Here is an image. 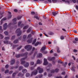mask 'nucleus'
I'll return each instance as SVG.
<instances>
[{"mask_svg":"<svg viewBox=\"0 0 78 78\" xmlns=\"http://www.w3.org/2000/svg\"><path fill=\"white\" fill-rule=\"evenodd\" d=\"M28 55L27 53H26L24 54H16L15 55L16 58H20V57H23L25 56V58H23L20 60L21 64H24L25 63V61H23L27 58V55Z\"/></svg>","mask_w":78,"mask_h":78,"instance_id":"1","label":"nucleus"},{"mask_svg":"<svg viewBox=\"0 0 78 78\" xmlns=\"http://www.w3.org/2000/svg\"><path fill=\"white\" fill-rule=\"evenodd\" d=\"M48 62H47V59L44 58V63L43 64L44 66H47V64H48Z\"/></svg>","mask_w":78,"mask_h":78,"instance_id":"6","label":"nucleus"},{"mask_svg":"<svg viewBox=\"0 0 78 78\" xmlns=\"http://www.w3.org/2000/svg\"><path fill=\"white\" fill-rule=\"evenodd\" d=\"M5 40H9V37H5Z\"/></svg>","mask_w":78,"mask_h":78,"instance_id":"31","label":"nucleus"},{"mask_svg":"<svg viewBox=\"0 0 78 78\" xmlns=\"http://www.w3.org/2000/svg\"><path fill=\"white\" fill-rule=\"evenodd\" d=\"M72 58H73V60H74V61H75L76 58H75V57H74V56H72Z\"/></svg>","mask_w":78,"mask_h":78,"instance_id":"59","label":"nucleus"},{"mask_svg":"<svg viewBox=\"0 0 78 78\" xmlns=\"http://www.w3.org/2000/svg\"><path fill=\"white\" fill-rule=\"evenodd\" d=\"M0 37H1V39H2L4 37L1 34H0Z\"/></svg>","mask_w":78,"mask_h":78,"instance_id":"42","label":"nucleus"},{"mask_svg":"<svg viewBox=\"0 0 78 78\" xmlns=\"http://www.w3.org/2000/svg\"><path fill=\"white\" fill-rule=\"evenodd\" d=\"M42 55L41 53L39 54L37 56V58H42Z\"/></svg>","mask_w":78,"mask_h":78,"instance_id":"21","label":"nucleus"},{"mask_svg":"<svg viewBox=\"0 0 78 78\" xmlns=\"http://www.w3.org/2000/svg\"><path fill=\"white\" fill-rule=\"evenodd\" d=\"M37 66V64H35L34 67H30V70H34V67H36Z\"/></svg>","mask_w":78,"mask_h":78,"instance_id":"18","label":"nucleus"},{"mask_svg":"<svg viewBox=\"0 0 78 78\" xmlns=\"http://www.w3.org/2000/svg\"><path fill=\"white\" fill-rule=\"evenodd\" d=\"M41 45L42 44V43L41 42H37L36 43L34 44V46L35 47H36V46H37L38 45Z\"/></svg>","mask_w":78,"mask_h":78,"instance_id":"9","label":"nucleus"},{"mask_svg":"<svg viewBox=\"0 0 78 78\" xmlns=\"http://www.w3.org/2000/svg\"><path fill=\"white\" fill-rule=\"evenodd\" d=\"M45 49H46V47L45 46L43 47L41 49L40 51L41 52H44V51H45Z\"/></svg>","mask_w":78,"mask_h":78,"instance_id":"8","label":"nucleus"},{"mask_svg":"<svg viewBox=\"0 0 78 78\" xmlns=\"http://www.w3.org/2000/svg\"><path fill=\"white\" fill-rule=\"evenodd\" d=\"M3 20H6V18H4L3 19H2L1 21V25H2L3 23Z\"/></svg>","mask_w":78,"mask_h":78,"instance_id":"17","label":"nucleus"},{"mask_svg":"<svg viewBox=\"0 0 78 78\" xmlns=\"http://www.w3.org/2000/svg\"><path fill=\"white\" fill-rule=\"evenodd\" d=\"M22 69H23V66H20L19 67V70H20H20H22Z\"/></svg>","mask_w":78,"mask_h":78,"instance_id":"25","label":"nucleus"},{"mask_svg":"<svg viewBox=\"0 0 78 78\" xmlns=\"http://www.w3.org/2000/svg\"><path fill=\"white\" fill-rule=\"evenodd\" d=\"M25 49H27V51H30L31 49V48H32V46L30 45H27L25 46Z\"/></svg>","mask_w":78,"mask_h":78,"instance_id":"3","label":"nucleus"},{"mask_svg":"<svg viewBox=\"0 0 78 78\" xmlns=\"http://www.w3.org/2000/svg\"><path fill=\"white\" fill-rule=\"evenodd\" d=\"M52 15L54 16H56L57 14H58V13H57L55 12H52Z\"/></svg>","mask_w":78,"mask_h":78,"instance_id":"23","label":"nucleus"},{"mask_svg":"<svg viewBox=\"0 0 78 78\" xmlns=\"http://www.w3.org/2000/svg\"><path fill=\"white\" fill-rule=\"evenodd\" d=\"M6 28H7V23H5L3 25V29L5 30Z\"/></svg>","mask_w":78,"mask_h":78,"instance_id":"12","label":"nucleus"},{"mask_svg":"<svg viewBox=\"0 0 78 78\" xmlns=\"http://www.w3.org/2000/svg\"><path fill=\"white\" fill-rule=\"evenodd\" d=\"M72 1L74 3H76V0H72Z\"/></svg>","mask_w":78,"mask_h":78,"instance_id":"57","label":"nucleus"},{"mask_svg":"<svg viewBox=\"0 0 78 78\" xmlns=\"http://www.w3.org/2000/svg\"><path fill=\"white\" fill-rule=\"evenodd\" d=\"M38 76L39 78H42V75L40 74Z\"/></svg>","mask_w":78,"mask_h":78,"instance_id":"52","label":"nucleus"},{"mask_svg":"<svg viewBox=\"0 0 78 78\" xmlns=\"http://www.w3.org/2000/svg\"><path fill=\"white\" fill-rule=\"evenodd\" d=\"M55 59V57H53L52 58H51L50 57L48 58V60L49 61H53Z\"/></svg>","mask_w":78,"mask_h":78,"instance_id":"10","label":"nucleus"},{"mask_svg":"<svg viewBox=\"0 0 78 78\" xmlns=\"http://www.w3.org/2000/svg\"><path fill=\"white\" fill-rule=\"evenodd\" d=\"M14 12H17V9H14Z\"/></svg>","mask_w":78,"mask_h":78,"instance_id":"58","label":"nucleus"},{"mask_svg":"<svg viewBox=\"0 0 78 78\" xmlns=\"http://www.w3.org/2000/svg\"><path fill=\"white\" fill-rule=\"evenodd\" d=\"M37 70H35L34 71L32 72L31 75V76H33L34 75H37Z\"/></svg>","mask_w":78,"mask_h":78,"instance_id":"4","label":"nucleus"},{"mask_svg":"<svg viewBox=\"0 0 78 78\" xmlns=\"http://www.w3.org/2000/svg\"><path fill=\"white\" fill-rule=\"evenodd\" d=\"M26 37H27V36H26V35H23V39H26Z\"/></svg>","mask_w":78,"mask_h":78,"instance_id":"37","label":"nucleus"},{"mask_svg":"<svg viewBox=\"0 0 78 78\" xmlns=\"http://www.w3.org/2000/svg\"><path fill=\"white\" fill-rule=\"evenodd\" d=\"M13 72V71H10L9 73V74H11V73H12Z\"/></svg>","mask_w":78,"mask_h":78,"instance_id":"55","label":"nucleus"},{"mask_svg":"<svg viewBox=\"0 0 78 78\" xmlns=\"http://www.w3.org/2000/svg\"><path fill=\"white\" fill-rule=\"evenodd\" d=\"M65 72H62V75H65Z\"/></svg>","mask_w":78,"mask_h":78,"instance_id":"61","label":"nucleus"},{"mask_svg":"<svg viewBox=\"0 0 78 78\" xmlns=\"http://www.w3.org/2000/svg\"><path fill=\"white\" fill-rule=\"evenodd\" d=\"M73 51L74 52H77V51H78L76 49H74Z\"/></svg>","mask_w":78,"mask_h":78,"instance_id":"56","label":"nucleus"},{"mask_svg":"<svg viewBox=\"0 0 78 78\" xmlns=\"http://www.w3.org/2000/svg\"><path fill=\"white\" fill-rule=\"evenodd\" d=\"M18 46H19V45H15L13 46V47L14 48H16V47H18Z\"/></svg>","mask_w":78,"mask_h":78,"instance_id":"39","label":"nucleus"},{"mask_svg":"<svg viewBox=\"0 0 78 78\" xmlns=\"http://www.w3.org/2000/svg\"><path fill=\"white\" fill-rule=\"evenodd\" d=\"M59 71V69H56L55 71L54 70H51V73H55V72H58Z\"/></svg>","mask_w":78,"mask_h":78,"instance_id":"7","label":"nucleus"},{"mask_svg":"<svg viewBox=\"0 0 78 78\" xmlns=\"http://www.w3.org/2000/svg\"><path fill=\"white\" fill-rule=\"evenodd\" d=\"M53 34H54L53 33L51 32H50L49 33V35H53Z\"/></svg>","mask_w":78,"mask_h":78,"instance_id":"34","label":"nucleus"},{"mask_svg":"<svg viewBox=\"0 0 78 78\" xmlns=\"http://www.w3.org/2000/svg\"><path fill=\"white\" fill-rule=\"evenodd\" d=\"M34 18H35L36 19H37V20H39V17H38V16H34Z\"/></svg>","mask_w":78,"mask_h":78,"instance_id":"27","label":"nucleus"},{"mask_svg":"<svg viewBox=\"0 0 78 78\" xmlns=\"http://www.w3.org/2000/svg\"><path fill=\"white\" fill-rule=\"evenodd\" d=\"M0 31H1L0 32H2L3 31V30H2V26H0Z\"/></svg>","mask_w":78,"mask_h":78,"instance_id":"36","label":"nucleus"},{"mask_svg":"<svg viewBox=\"0 0 78 78\" xmlns=\"http://www.w3.org/2000/svg\"><path fill=\"white\" fill-rule=\"evenodd\" d=\"M75 69H76V67L73 68V67H72V70L73 72L75 71Z\"/></svg>","mask_w":78,"mask_h":78,"instance_id":"30","label":"nucleus"},{"mask_svg":"<svg viewBox=\"0 0 78 78\" xmlns=\"http://www.w3.org/2000/svg\"><path fill=\"white\" fill-rule=\"evenodd\" d=\"M35 14V12H31V14L32 15H34V14Z\"/></svg>","mask_w":78,"mask_h":78,"instance_id":"51","label":"nucleus"},{"mask_svg":"<svg viewBox=\"0 0 78 78\" xmlns=\"http://www.w3.org/2000/svg\"><path fill=\"white\" fill-rule=\"evenodd\" d=\"M21 23H22V21L19 22L18 23V26H19H19H20V24H21Z\"/></svg>","mask_w":78,"mask_h":78,"instance_id":"41","label":"nucleus"},{"mask_svg":"<svg viewBox=\"0 0 78 78\" xmlns=\"http://www.w3.org/2000/svg\"><path fill=\"white\" fill-rule=\"evenodd\" d=\"M4 34L5 35L7 36V35H8V32L7 31H5L4 32Z\"/></svg>","mask_w":78,"mask_h":78,"instance_id":"35","label":"nucleus"},{"mask_svg":"<svg viewBox=\"0 0 78 78\" xmlns=\"http://www.w3.org/2000/svg\"><path fill=\"white\" fill-rule=\"evenodd\" d=\"M29 76H30V74H29V73H27L26 74V76L27 77H28Z\"/></svg>","mask_w":78,"mask_h":78,"instance_id":"32","label":"nucleus"},{"mask_svg":"<svg viewBox=\"0 0 78 78\" xmlns=\"http://www.w3.org/2000/svg\"><path fill=\"white\" fill-rule=\"evenodd\" d=\"M8 14H9L8 15V18L9 19V18H11V12H8Z\"/></svg>","mask_w":78,"mask_h":78,"instance_id":"22","label":"nucleus"},{"mask_svg":"<svg viewBox=\"0 0 78 78\" xmlns=\"http://www.w3.org/2000/svg\"><path fill=\"white\" fill-rule=\"evenodd\" d=\"M42 62V61H40V60L38 59L37 61V64H39L41 63Z\"/></svg>","mask_w":78,"mask_h":78,"instance_id":"14","label":"nucleus"},{"mask_svg":"<svg viewBox=\"0 0 78 78\" xmlns=\"http://www.w3.org/2000/svg\"><path fill=\"white\" fill-rule=\"evenodd\" d=\"M4 44H11V42H8V41H4Z\"/></svg>","mask_w":78,"mask_h":78,"instance_id":"19","label":"nucleus"},{"mask_svg":"<svg viewBox=\"0 0 78 78\" xmlns=\"http://www.w3.org/2000/svg\"><path fill=\"white\" fill-rule=\"evenodd\" d=\"M28 27V25L25 26L23 28L24 30H25V29H27V28Z\"/></svg>","mask_w":78,"mask_h":78,"instance_id":"43","label":"nucleus"},{"mask_svg":"<svg viewBox=\"0 0 78 78\" xmlns=\"http://www.w3.org/2000/svg\"><path fill=\"white\" fill-rule=\"evenodd\" d=\"M23 75H24V74H22L21 73H20L18 74V76H21V77H22Z\"/></svg>","mask_w":78,"mask_h":78,"instance_id":"15","label":"nucleus"},{"mask_svg":"<svg viewBox=\"0 0 78 78\" xmlns=\"http://www.w3.org/2000/svg\"><path fill=\"white\" fill-rule=\"evenodd\" d=\"M76 9H77V10H78V6L77 5H76Z\"/></svg>","mask_w":78,"mask_h":78,"instance_id":"62","label":"nucleus"},{"mask_svg":"<svg viewBox=\"0 0 78 78\" xmlns=\"http://www.w3.org/2000/svg\"><path fill=\"white\" fill-rule=\"evenodd\" d=\"M56 78H62V77L61 76H58V77H57Z\"/></svg>","mask_w":78,"mask_h":78,"instance_id":"64","label":"nucleus"},{"mask_svg":"<svg viewBox=\"0 0 78 78\" xmlns=\"http://www.w3.org/2000/svg\"><path fill=\"white\" fill-rule=\"evenodd\" d=\"M57 47V52L58 53H59L60 52V51H59V48L58 47Z\"/></svg>","mask_w":78,"mask_h":78,"instance_id":"38","label":"nucleus"},{"mask_svg":"<svg viewBox=\"0 0 78 78\" xmlns=\"http://www.w3.org/2000/svg\"><path fill=\"white\" fill-rule=\"evenodd\" d=\"M16 37L15 36H13L12 37V38H11V40L12 41L13 40V39H14Z\"/></svg>","mask_w":78,"mask_h":78,"instance_id":"29","label":"nucleus"},{"mask_svg":"<svg viewBox=\"0 0 78 78\" xmlns=\"http://www.w3.org/2000/svg\"><path fill=\"white\" fill-rule=\"evenodd\" d=\"M42 53H43L44 54H47V53H48V52L47 51H44L43 52H42Z\"/></svg>","mask_w":78,"mask_h":78,"instance_id":"48","label":"nucleus"},{"mask_svg":"<svg viewBox=\"0 0 78 78\" xmlns=\"http://www.w3.org/2000/svg\"><path fill=\"white\" fill-rule=\"evenodd\" d=\"M17 20V19L16 18H14L13 20V21L14 22L15 24H16L17 23V22H16V21Z\"/></svg>","mask_w":78,"mask_h":78,"instance_id":"24","label":"nucleus"},{"mask_svg":"<svg viewBox=\"0 0 78 78\" xmlns=\"http://www.w3.org/2000/svg\"><path fill=\"white\" fill-rule=\"evenodd\" d=\"M30 31H31V28H30L27 31V33H30Z\"/></svg>","mask_w":78,"mask_h":78,"instance_id":"46","label":"nucleus"},{"mask_svg":"<svg viewBox=\"0 0 78 78\" xmlns=\"http://www.w3.org/2000/svg\"><path fill=\"white\" fill-rule=\"evenodd\" d=\"M8 72H9V70L7 69L5 71V73H8Z\"/></svg>","mask_w":78,"mask_h":78,"instance_id":"47","label":"nucleus"},{"mask_svg":"<svg viewBox=\"0 0 78 78\" xmlns=\"http://www.w3.org/2000/svg\"><path fill=\"white\" fill-rule=\"evenodd\" d=\"M21 17H22L21 16L20 17H18V20H20V19H21Z\"/></svg>","mask_w":78,"mask_h":78,"instance_id":"63","label":"nucleus"},{"mask_svg":"<svg viewBox=\"0 0 78 78\" xmlns=\"http://www.w3.org/2000/svg\"><path fill=\"white\" fill-rule=\"evenodd\" d=\"M24 66L25 67H29V63L28 62H26L25 64L24 65Z\"/></svg>","mask_w":78,"mask_h":78,"instance_id":"11","label":"nucleus"},{"mask_svg":"<svg viewBox=\"0 0 78 78\" xmlns=\"http://www.w3.org/2000/svg\"><path fill=\"white\" fill-rule=\"evenodd\" d=\"M15 63V59H12L10 62V64L11 65H13Z\"/></svg>","mask_w":78,"mask_h":78,"instance_id":"13","label":"nucleus"},{"mask_svg":"<svg viewBox=\"0 0 78 78\" xmlns=\"http://www.w3.org/2000/svg\"><path fill=\"white\" fill-rule=\"evenodd\" d=\"M60 39L62 40H63V39H64V37L63 36H61V37H60Z\"/></svg>","mask_w":78,"mask_h":78,"instance_id":"45","label":"nucleus"},{"mask_svg":"<svg viewBox=\"0 0 78 78\" xmlns=\"http://www.w3.org/2000/svg\"><path fill=\"white\" fill-rule=\"evenodd\" d=\"M9 67V66H8V65H7L5 66L6 69H8V68Z\"/></svg>","mask_w":78,"mask_h":78,"instance_id":"54","label":"nucleus"},{"mask_svg":"<svg viewBox=\"0 0 78 78\" xmlns=\"http://www.w3.org/2000/svg\"><path fill=\"white\" fill-rule=\"evenodd\" d=\"M16 73H13L12 74V76L13 77H15V76H16Z\"/></svg>","mask_w":78,"mask_h":78,"instance_id":"44","label":"nucleus"},{"mask_svg":"<svg viewBox=\"0 0 78 78\" xmlns=\"http://www.w3.org/2000/svg\"><path fill=\"white\" fill-rule=\"evenodd\" d=\"M16 33H18L17 36H19L22 34V31L20 30V28H19L16 30Z\"/></svg>","mask_w":78,"mask_h":78,"instance_id":"2","label":"nucleus"},{"mask_svg":"<svg viewBox=\"0 0 78 78\" xmlns=\"http://www.w3.org/2000/svg\"><path fill=\"white\" fill-rule=\"evenodd\" d=\"M34 64V62H30V65L31 66H33Z\"/></svg>","mask_w":78,"mask_h":78,"instance_id":"26","label":"nucleus"},{"mask_svg":"<svg viewBox=\"0 0 78 78\" xmlns=\"http://www.w3.org/2000/svg\"><path fill=\"white\" fill-rule=\"evenodd\" d=\"M36 39H35L32 43L33 45H34L35 43H36Z\"/></svg>","mask_w":78,"mask_h":78,"instance_id":"33","label":"nucleus"},{"mask_svg":"<svg viewBox=\"0 0 78 78\" xmlns=\"http://www.w3.org/2000/svg\"><path fill=\"white\" fill-rule=\"evenodd\" d=\"M37 52H35L34 55V56H36V55H37Z\"/></svg>","mask_w":78,"mask_h":78,"instance_id":"53","label":"nucleus"},{"mask_svg":"<svg viewBox=\"0 0 78 78\" xmlns=\"http://www.w3.org/2000/svg\"><path fill=\"white\" fill-rule=\"evenodd\" d=\"M22 46H20L19 47L17 48V50H20V48H22Z\"/></svg>","mask_w":78,"mask_h":78,"instance_id":"49","label":"nucleus"},{"mask_svg":"<svg viewBox=\"0 0 78 78\" xmlns=\"http://www.w3.org/2000/svg\"><path fill=\"white\" fill-rule=\"evenodd\" d=\"M27 70L25 69H24L22 70V72H23V73H27Z\"/></svg>","mask_w":78,"mask_h":78,"instance_id":"16","label":"nucleus"},{"mask_svg":"<svg viewBox=\"0 0 78 78\" xmlns=\"http://www.w3.org/2000/svg\"><path fill=\"white\" fill-rule=\"evenodd\" d=\"M18 40H16L13 41L14 44H17L18 42Z\"/></svg>","mask_w":78,"mask_h":78,"instance_id":"28","label":"nucleus"},{"mask_svg":"<svg viewBox=\"0 0 78 78\" xmlns=\"http://www.w3.org/2000/svg\"><path fill=\"white\" fill-rule=\"evenodd\" d=\"M31 37V34H29L28 35L27 38H28V39H29V38H30V37Z\"/></svg>","mask_w":78,"mask_h":78,"instance_id":"40","label":"nucleus"},{"mask_svg":"<svg viewBox=\"0 0 78 78\" xmlns=\"http://www.w3.org/2000/svg\"><path fill=\"white\" fill-rule=\"evenodd\" d=\"M37 70H39V73H41L43 72V69L40 67H38L37 69Z\"/></svg>","mask_w":78,"mask_h":78,"instance_id":"5","label":"nucleus"},{"mask_svg":"<svg viewBox=\"0 0 78 78\" xmlns=\"http://www.w3.org/2000/svg\"><path fill=\"white\" fill-rule=\"evenodd\" d=\"M75 40L76 41H78V38H76L75 39Z\"/></svg>","mask_w":78,"mask_h":78,"instance_id":"60","label":"nucleus"},{"mask_svg":"<svg viewBox=\"0 0 78 78\" xmlns=\"http://www.w3.org/2000/svg\"><path fill=\"white\" fill-rule=\"evenodd\" d=\"M32 41L33 38H32L31 39L27 40V42H28V43H31V42H32Z\"/></svg>","mask_w":78,"mask_h":78,"instance_id":"20","label":"nucleus"},{"mask_svg":"<svg viewBox=\"0 0 78 78\" xmlns=\"http://www.w3.org/2000/svg\"><path fill=\"white\" fill-rule=\"evenodd\" d=\"M58 63H60V64H62V62L61 60H59L58 61Z\"/></svg>","mask_w":78,"mask_h":78,"instance_id":"50","label":"nucleus"}]
</instances>
